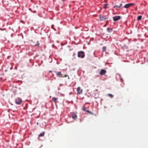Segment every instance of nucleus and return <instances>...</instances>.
<instances>
[{"label": "nucleus", "mask_w": 148, "mask_h": 148, "mask_svg": "<svg viewBox=\"0 0 148 148\" xmlns=\"http://www.w3.org/2000/svg\"><path fill=\"white\" fill-rule=\"evenodd\" d=\"M54 25H52L51 26V27L53 29H54ZM55 30V29H54Z\"/></svg>", "instance_id": "nucleus-20"}, {"label": "nucleus", "mask_w": 148, "mask_h": 148, "mask_svg": "<svg viewBox=\"0 0 148 148\" xmlns=\"http://www.w3.org/2000/svg\"><path fill=\"white\" fill-rule=\"evenodd\" d=\"M86 112H88V113L89 114H93V112H91L89 110H86Z\"/></svg>", "instance_id": "nucleus-16"}, {"label": "nucleus", "mask_w": 148, "mask_h": 148, "mask_svg": "<svg viewBox=\"0 0 148 148\" xmlns=\"http://www.w3.org/2000/svg\"><path fill=\"white\" fill-rule=\"evenodd\" d=\"M72 118L74 119H76L77 118L76 114L75 112H72L71 113Z\"/></svg>", "instance_id": "nucleus-6"}, {"label": "nucleus", "mask_w": 148, "mask_h": 148, "mask_svg": "<svg viewBox=\"0 0 148 148\" xmlns=\"http://www.w3.org/2000/svg\"><path fill=\"white\" fill-rule=\"evenodd\" d=\"M99 17L101 21H103L104 20L108 19V16L106 15H99Z\"/></svg>", "instance_id": "nucleus-1"}, {"label": "nucleus", "mask_w": 148, "mask_h": 148, "mask_svg": "<svg viewBox=\"0 0 148 148\" xmlns=\"http://www.w3.org/2000/svg\"><path fill=\"white\" fill-rule=\"evenodd\" d=\"M52 99L54 101L55 103H56V101L58 99L57 98H55V97H53L52 98Z\"/></svg>", "instance_id": "nucleus-12"}, {"label": "nucleus", "mask_w": 148, "mask_h": 148, "mask_svg": "<svg viewBox=\"0 0 148 148\" xmlns=\"http://www.w3.org/2000/svg\"><path fill=\"white\" fill-rule=\"evenodd\" d=\"M37 124H38V123H37Z\"/></svg>", "instance_id": "nucleus-25"}, {"label": "nucleus", "mask_w": 148, "mask_h": 148, "mask_svg": "<svg viewBox=\"0 0 148 148\" xmlns=\"http://www.w3.org/2000/svg\"><path fill=\"white\" fill-rule=\"evenodd\" d=\"M45 133L44 132H43L41 133L38 136L39 137H42L44 136Z\"/></svg>", "instance_id": "nucleus-11"}, {"label": "nucleus", "mask_w": 148, "mask_h": 148, "mask_svg": "<svg viewBox=\"0 0 148 148\" xmlns=\"http://www.w3.org/2000/svg\"><path fill=\"white\" fill-rule=\"evenodd\" d=\"M106 72V70L104 69H102L101 70V71L100 72V74L101 75H103L105 74Z\"/></svg>", "instance_id": "nucleus-9"}, {"label": "nucleus", "mask_w": 148, "mask_h": 148, "mask_svg": "<svg viewBox=\"0 0 148 148\" xmlns=\"http://www.w3.org/2000/svg\"><path fill=\"white\" fill-rule=\"evenodd\" d=\"M15 102L17 104L20 105L22 102V100L20 98H18L15 100Z\"/></svg>", "instance_id": "nucleus-4"}, {"label": "nucleus", "mask_w": 148, "mask_h": 148, "mask_svg": "<svg viewBox=\"0 0 148 148\" xmlns=\"http://www.w3.org/2000/svg\"><path fill=\"white\" fill-rule=\"evenodd\" d=\"M108 96H109V97H110L111 98H112L113 96L112 95L110 94H108Z\"/></svg>", "instance_id": "nucleus-18"}, {"label": "nucleus", "mask_w": 148, "mask_h": 148, "mask_svg": "<svg viewBox=\"0 0 148 148\" xmlns=\"http://www.w3.org/2000/svg\"><path fill=\"white\" fill-rule=\"evenodd\" d=\"M122 3H120L119 5H115L114 7V8H120L121 7V6H122Z\"/></svg>", "instance_id": "nucleus-10"}, {"label": "nucleus", "mask_w": 148, "mask_h": 148, "mask_svg": "<svg viewBox=\"0 0 148 148\" xmlns=\"http://www.w3.org/2000/svg\"><path fill=\"white\" fill-rule=\"evenodd\" d=\"M78 56L81 58H84L85 56L84 52L83 51H80L78 52Z\"/></svg>", "instance_id": "nucleus-3"}, {"label": "nucleus", "mask_w": 148, "mask_h": 148, "mask_svg": "<svg viewBox=\"0 0 148 148\" xmlns=\"http://www.w3.org/2000/svg\"><path fill=\"white\" fill-rule=\"evenodd\" d=\"M106 46H103L102 47V51H106Z\"/></svg>", "instance_id": "nucleus-15"}, {"label": "nucleus", "mask_w": 148, "mask_h": 148, "mask_svg": "<svg viewBox=\"0 0 148 148\" xmlns=\"http://www.w3.org/2000/svg\"><path fill=\"white\" fill-rule=\"evenodd\" d=\"M134 5V4L133 3H131L129 4H127L125 5L124 6V8H129L130 7Z\"/></svg>", "instance_id": "nucleus-7"}, {"label": "nucleus", "mask_w": 148, "mask_h": 148, "mask_svg": "<svg viewBox=\"0 0 148 148\" xmlns=\"http://www.w3.org/2000/svg\"><path fill=\"white\" fill-rule=\"evenodd\" d=\"M107 30L108 32H111L112 31V29L109 27H108L107 28Z\"/></svg>", "instance_id": "nucleus-14"}, {"label": "nucleus", "mask_w": 148, "mask_h": 148, "mask_svg": "<svg viewBox=\"0 0 148 148\" xmlns=\"http://www.w3.org/2000/svg\"><path fill=\"white\" fill-rule=\"evenodd\" d=\"M103 8H104V9H105V8H106V6H104V7H103Z\"/></svg>", "instance_id": "nucleus-21"}, {"label": "nucleus", "mask_w": 148, "mask_h": 148, "mask_svg": "<svg viewBox=\"0 0 148 148\" xmlns=\"http://www.w3.org/2000/svg\"><path fill=\"white\" fill-rule=\"evenodd\" d=\"M82 110H83L84 111H86V110H85V107H84V108H82Z\"/></svg>", "instance_id": "nucleus-19"}, {"label": "nucleus", "mask_w": 148, "mask_h": 148, "mask_svg": "<svg viewBox=\"0 0 148 148\" xmlns=\"http://www.w3.org/2000/svg\"><path fill=\"white\" fill-rule=\"evenodd\" d=\"M121 18V17L120 16H116L113 17V19L114 21H117Z\"/></svg>", "instance_id": "nucleus-8"}, {"label": "nucleus", "mask_w": 148, "mask_h": 148, "mask_svg": "<svg viewBox=\"0 0 148 148\" xmlns=\"http://www.w3.org/2000/svg\"><path fill=\"white\" fill-rule=\"evenodd\" d=\"M56 75L57 76H58L60 77H66L67 76H68V78L69 79V77L68 76V75H65L64 76H63L61 72H57L56 73Z\"/></svg>", "instance_id": "nucleus-2"}, {"label": "nucleus", "mask_w": 148, "mask_h": 148, "mask_svg": "<svg viewBox=\"0 0 148 148\" xmlns=\"http://www.w3.org/2000/svg\"><path fill=\"white\" fill-rule=\"evenodd\" d=\"M108 5V4H105V6H106V5Z\"/></svg>", "instance_id": "nucleus-22"}, {"label": "nucleus", "mask_w": 148, "mask_h": 148, "mask_svg": "<svg viewBox=\"0 0 148 148\" xmlns=\"http://www.w3.org/2000/svg\"><path fill=\"white\" fill-rule=\"evenodd\" d=\"M39 43L38 41H36V43L34 45V46H38L39 45Z\"/></svg>", "instance_id": "nucleus-13"}, {"label": "nucleus", "mask_w": 148, "mask_h": 148, "mask_svg": "<svg viewBox=\"0 0 148 148\" xmlns=\"http://www.w3.org/2000/svg\"><path fill=\"white\" fill-rule=\"evenodd\" d=\"M49 72L51 73V72H52V71H49Z\"/></svg>", "instance_id": "nucleus-23"}, {"label": "nucleus", "mask_w": 148, "mask_h": 148, "mask_svg": "<svg viewBox=\"0 0 148 148\" xmlns=\"http://www.w3.org/2000/svg\"><path fill=\"white\" fill-rule=\"evenodd\" d=\"M65 0H62V1H64Z\"/></svg>", "instance_id": "nucleus-24"}, {"label": "nucleus", "mask_w": 148, "mask_h": 148, "mask_svg": "<svg viewBox=\"0 0 148 148\" xmlns=\"http://www.w3.org/2000/svg\"><path fill=\"white\" fill-rule=\"evenodd\" d=\"M77 91L78 94H81L83 90L81 89L80 87H79L77 88Z\"/></svg>", "instance_id": "nucleus-5"}, {"label": "nucleus", "mask_w": 148, "mask_h": 148, "mask_svg": "<svg viewBox=\"0 0 148 148\" xmlns=\"http://www.w3.org/2000/svg\"><path fill=\"white\" fill-rule=\"evenodd\" d=\"M142 16H139L137 17V20H140L141 19Z\"/></svg>", "instance_id": "nucleus-17"}]
</instances>
